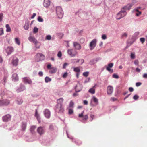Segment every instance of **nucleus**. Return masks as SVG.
Listing matches in <instances>:
<instances>
[{
    "label": "nucleus",
    "mask_w": 147,
    "mask_h": 147,
    "mask_svg": "<svg viewBox=\"0 0 147 147\" xmlns=\"http://www.w3.org/2000/svg\"><path fill=\"white\" fill-rule=\"evenodd\" d=\"M63 99L61 98L57 100V104L55 106V109L56 112L59 113H62L64 111L63 108L62 107V103Z\"/></svg>",
    "instance_id": "nucleus-1"
},
{
    "label": "nucleus",
    "mask_w": 147,
    "mask_h": 147,
    "mask_svg": "<svg viewBox=\"0 0 147 147\" xmlns=\"http://www.w3.org/2000/svg\"><path fill=\"white\" fill-rule=\"evenodd\" d=\"M127 14L126 11L121 8V10L117 14L116 18L117 20H120L125 16Z\"/></svg>",
    "instance_id": "nucleus-2"
},
{
    "label": "nucleus",
    "mask_w": 147,
    "mask_h": 147,
    "mask_svg": "<svg viewBox=\"0 0 147 147\" xmlns=\"http://www.w3.org/2000/svg\"><path fill=\"white\" fill-rule=\"evenodd\" d=\"M56 12L59 18H61L63 15V12L62 9L60 7H56Z\"/></svg>",
    "instance_id": "nucleus-3"
},
{
    "label": "nucleus",
    "mask_w": 147,
    "mask_h": 147,
    "mask_svg": "<svg viewBox=\"0 0 147 147\" xmlns=\"http://www.w3.org/2000/svg\"><path fill=\"white\" fill-rule=\"evenodd\" d=\"M45 59V56L42 53H37L35 56V60L37 62H39L44 60Z\"/></svg>",
    "instance_id": "nucleus-4"
},
{
    "label": "nucleus",
    "mask_w": 147,
    "mask_h": 147,
    "mask_svg": "<svg viewBox=\"0 0 147 147\" xmlns=\"http://www.w3.org/2000/svg\"><path fill=\"white\" fill-rule=\"evenodd\" d=\"M68 54L71 57H74L77 54V52L76 51L72 49H68L67 50Z\"/></svg>",
    "instance_id": "nucleus-5"
},
{
    "label": "nucleus",
    "mask_w": 147,
    "mask_h": 147,
    "mask_svg": "<svg viewBox=\"0 0 147 147\" xmlns=\"http://www.w3.org/2000/svg\"><path fill=\"white\" fill-rule=\"evenodd\" d=\"M97 40L96 39H93L89 44L90 49L92 50L94 49L96 45Z\"/></svg>",
    "instance_id": "nucleus-6"
},
{
    "label": "nucleus",
    "mask_w": 147,
    "mask_h": 147,
    "mask_svg": "<svg viewBox=\"0 0 147 147\" xmlns=\"http://www.w3.org/2000/svg\"><path fill=\"white\" fill-rule=\"evenodd\" d=\"M11 116L9 114H7L2 117V119L4 122H8L10 121Z\"/></svg>",
    "instance_id": "nucleus-7"
},
{
    "label": "nucleus",
    "mask_w": 147,
    "mask_h": 147,
    "mask_svg": "<svg viewBox=\"0 0 147 147\" xmlns=\"http://www.w3.org/2000/svg\"><path fill=\"white\" fill-rule=\"evenodd\" d=\"M10 101L7 99L0 100V106H7L10 103Z\"/></svg>",
    "instance_id": "nucleus-8"
},
{
    "label": "nucleus",
    "mask_w": 147,
    "mask_h": 147,
    "mask_svg": "<svg viewBox=\"0 0 147 147\" xmlns=\"http://www.w3.org/2000/svg\"><path fill=\"white\" fill-rule=\"evenodd\" d=\"M5 51L8 55L11 54L12 53L14 49L12 47L8 46L5 49Z\"/></svg>",
    "instance_id": "nucleus-9"
},
{
    "label": "nucleus",
    "mask_w": 147,
    "mask_h": 147,
    "mask_svg": "<svg viewBox=\"0 0 147 147\" xmlns=\"http://www.w3.org/2000/svg\"><path fill=\"white\" fill-rule=\"evenodd\" d=\"M43 112L44 115L46 118L47 119H49L50 118L51 112L48 109H45Z\"/></svg>",
    "instance_id": "nucleus-10"
},
{
    "label": "nucleus",
    "mask_w": 147,
    "mask_h": 147,
    "mask_svg": "<svg viewBox=\"0 0 147 147\" xmlns=\"http://www.w3.org/2000/svg\"><path fill=\"white\" fill-rule=\"evenodd\" d=\"M37 132L40 135L44 134L45 132L44 127L41 126L39 127L37 129Z\"/></svg>",
    "instance_id": "nucleus-11"
},
{
    "label": "nucleus",
    "mask_w": 147,
    "mask_h": 147,
    "mask_svg": "<svg viewBox=\"0 0 147 147\" xmlns=\"http://www.w3.org/2000/svg\"><path fill=\"white\" fill-rule=\"evenodd\" d=\"M78 83H79V82H78ZM74 89L75 90L76 92H78L82 90V86L80 85V83H78L74 87Z\"/></svg>",
    "instance_id": "nucleus-12"
},
{
    "label": "nucleus",
    "mask_w": 147,
    "mask_h": 147,
    "mask_svg": "<svg viewBox=\"0 0 147 147\" xmlns=\"http://www.w3.org/2000/svg\"><path fill=\"white\" fill-rule=\"evenodd\" d=\"M26 89L25 86L22 84L20 85L19 87L16 90V91L17 93H19L21 91H22Z\"/></svg>",
    "instance_id": "nucleus-13"
},
{
    "label": "nucleus",
    "mask_w": 147,
    "mask_h": 147,
    "mask_svg": "<svg viewBox=\"0 0 147 147\" xmlns=\"http://www.w3.org/2000/svg\"><path fill=\"white\" fill-rule=\"evenodd\" d=\"M84 112V111H83L81 114H79L78 115L79 117L83 118V120L82 121V122L83 120H86L88 119V117L87 115H86L84 116L83 115Z\"/></svg>",
    "instance_id": "nucleus-14"
},
{
    "label": "nucleus",
    "mask_w": 147,
    "mask_h": 147,
    "mask_svg": "<svg viewBox=\"0 0 147 147\" xmlns=\"http://www.w3.org/2000/svg\"><path fill=\"white\" fill-rule=\"evenodd\" d=\"M18 59L16 57H13V59L12 61V63L13 65L15 66H17L18 64Z\"/></svg>",
    "instance_id": "nucleus-15"
},
{
    "label": "nucleus",
    "mask_w": 147,
    "mask_h": 147,
    "mask_svg": "<svg viewBox=\"0 0 147 147\" xmlns=\"http://www.w3.org/2000/svg\"><path fill=\"white\" fill-rule=\"evenodd\" d=\"M28 39L30 42L34 43L36 46L38 43L37 40L34 37L30 36L28 38Z\"/></svg>",
    "instance_id": "nucleus-16"
},
{
    "label": "nucleus",
    "mask_w": 147,
    "mask_h": 147,
    "mask_svg": "<svg viewBox=\"0 0 147 147\" xmlns=\"http://www.w3.org/2000/svg\"><path fill=\"white\" fill-rule=\"evenodd\" d=\"M35 117L36 118L39 123H41V118L40 116V114L38 113V112L37 109H36L35 110Z\"/></svg>",
    "instance_id": "nucleus-17"
},
{
    "label": "nucleus",
    "mask_w": 147,
    "mask_h": 147,
    "mask_svg": "<svg viewBox=\"0 0 147 147\" xmlns=\"http://www.w3.org/2000/svg\"><path fill=\"white\" fill-rule=\"evenodd\" d=\"M73 46L76 50H80L81 48V47L80 44L76 42H73Z\"/></svg>",
    "instance_id": "nucleus-18"
},
{
    "label": "nucleus",
    "mask_w": 147,
    "mask_h": 147,
    "mask_svg": "<svg viewBox=\"0 0 147 147\" xmlns=\"http://www.w3.org/2000/svg\"><path fill=\"white\" fill-rule=\"evenodd\" d=\"M92 102H93L96 105L98 104V100L95 96H93L91 100L90 104L91 105H93L92 104Z\"/></svg>",
    "instance_id": "nucleus-19"
},
{
    "label": "nucleus",
    "mask_w": 147,
    "mask_h": 147,
    "mask_svg": "<svg viewBox=\"0 0 147 147\" xmlns=\"http://www.w3.org/2000/svg\"><path fill=\"white\" fill-rule=\"evenodd\" d=\"M50 0H44L43 3V5L44 7L47 8L50 6Z\"/></svg>",
    "instance_id": "nucleus-20"
},
{
    "label": "nucleus",
    "mask_w": 147,
    "mask_h": 147,
    "mask_svg": "<svg viewBox=\"0 0 147 147\" xmlns=\"http://www.w3.org/2000/svg\"><path fill=\"white\" fill-rule=\"evenodd\" d=\"M107 93L108 95L111 94L113 90V87L110 85L108 86L107 89Z\"/></svg>",
    "instance_id": "nucleus-21"
},
{
    "label": "nucleus",
    "mask_w": 147,
    "mask_h": 147,
    "mask_svg": "<svg viewBox=\"0 0 147 147\" xmlns=\"http://www.w3.org/2000/svg\"><path fill=\"white\" fill-rule=\"evenodd\" d=\"M133 5V3H129L128 4L126 5L125 6L123 7V9H124L126 11L127 10H129L131 8L132 6Z\"/></svg>",
    "instance_id": "nucleus-22"
},
{
    "label": "nucleus",
    "mask_w": 147,
    "mask_h": 147,
    "mask_svg": "<svg viewBox=\"0 0 147 147\" xmlns=\"http://www.w3.org/2000/svg\"><path fill=\"white\" fill-rule=\"evenodd\" d=\"M23 81L25 84H31L32 83V81L31 80L27 77H24L23 78Z\"/></svg>",
    "instance_id": "nucleus-23"
},
{
    "label": "nucleus",
    "mask_w": 147,
    "mask_h": 147,
    "mask_svg": "<svg viewBox=\"0 0 147 147\" xmlns=\"http://www.w3.org/2000/svg\"><path fill=\"white\" fill-rule=\"evenodd\" d=\"M27 123L26 122H22L21 126V130L22 131H25L26 129Z\"/></svg>",
    "instance_id": "nucleus-24"
},
{
    "label": "nucleus",
    "mask_w": 147,
    "mask_h": 147,
    "mask_svg": "<svg viewBox=\"0 0 147 147\" xmlns=\"http://www.w3.org/2000/svg\"><path fill=\"white\" fill-rule=\"evenodd\" d=\"M113 65V63H110L108 64V66L106 67V69L109 72L112 73L113 72V69H111L110 68H112Z\"/></svg>",
    "instance_id": "nucleus-25"
},
{
    "label": "nucleus",
    "mask_w": 147,
    "mask_h": 147,
    "mask_svg": "<svg viewBox=\"0 0 147 147\" xmlns=\"http://www.w3.org/2000/svg\"><path fill=\"white\" fill-rule=\"evenodd\" d=\"M8 74L7 72H5L4 74V76L3 78V82L2 83L5 85L7 82V79L8 78Z\"/></svg>",
    "instance_id": "nucleus-26"
},
{
    "label": "nucleus",
    "mask_w": 147,
    "mask_h": 147,
    "mask_svg": "<svg viewBox=\"0 0 147 147\" xmlns=\"http://www.w3.org/2000/svg\"><path fill=\"white\" fill-rule=\"evenodd\" d=\"M36 127V125H32L30 127V133L32 134H34L35 133V130Z\"/></svg>",
    "instance_id": "nucleus-27"
},
{
    "label": "nucleus",
    "mask_w": 147,
    "mask_h": 147,
    "mask_svg": "<svg viewBox=\"0 0 147 147\" xmlns=\"http://www.w3.org/2000/svg\"><path fill=\"white\" fill-rule=\"evenodd\" d=\"M49 129L51 131L56 130L57 129V127L55 125L51 124L49 126Z\"/></svg>",
    "instance_id": "nucleus-28"
},
{
    "label": "nucleus",
    "mask_w": 147,
    "mask_h": 147,
    "mask_svg": "<svg viewBox=\"0 0 147 147\" xmlns=\"http://www.w3.org/2000/svg\"><path fill=\"white\" fill-rule=\"evenodd\" d=\"M12 80L15 81H17L18 80V77L16 73H14L12 75Z\"/></svg>",
    "instance_id": "nucleus-29"
},
{
    "label": "nucleus",
    "mask_w": 147,
    "mask_h": 147,
    "mask_svg": "<svg viewBox=\"0 0 147 147\" xmlns=\"http://www.w3.org/2000/svg\"><path fill=\"white\" fill-rule=\"evenodd\" d=\"M16 103L19 105L21 104L23 102V100L20 98H18L16 99Z\"/></svg>",
    "instance_id": "nucleus-30"
},
{
    "label": "nucleus",
    "mask_w": 147,
    "mask_h": 147,
    "mask_svg": "<svg viewBox=\"0 0 147 147\" xmlns=\"http://www.w3.org/2000/svg\"><path fill=\"white\" fill-rule=\"evenodd\" d=\"M45 82L46 83H47L51 81V79L48 76H46L45 78Z\"/></svg>",
    "instance_id": "nucleus-31"
},
{
    "label": "nucleus",
    "mask_w": 147,
    "mask_h": 147,
    "mask_svg": "<svg viewBox=\"0 0 147 147\" xmlns=\"http://www.w3.org/2000/svg\"><path fill=\"white\" fill-rule=\"evenodd\" d=\"M56 69L54 68H52L49 71V73L50 74H53L55 73L56 71Z\"/></svg>",
    "instance_id": "nucleus-32"
},
{
    "label": "nucleus",
    "mask_w": 147,
    "mask_h": 147,
    "mask_svg": "<svg viewBox=\"0 0 147 147\" xmlns=\"http://www.w3.org/2000/svg\"><path fill=\"white\" fill-rule=\"evenodd\" d=\"M95 63H96V62L94 58L91 60L89 62V64L91 65H94Z\"/></svg>",
    "instance_id": "nucleus-33"
},
{
    "label": "nucleus",
    "mask_w": 147,
    "mask_h": 147,
    "mask_svg": "<svg viewBox=\"0 0 147 147\" xmlns=\"http://www.w3.org/2000/svg\"><path fill=\"white\" fill-rule=\"evenodd\" d=\"M6 31L7 32H10L11 31V28H10L9 24H6Z\"/></svg>",
    "instance_id": "nucleus-34"
},
{
    "label": "nucleus",
    "mask_w": 147,
    "mask_h": 147,
    "mask_svg": "<svg viewBox=\"0 0 147 147\" xmlns=\"http://www.w3.org/2000/svg\"><path fill=\"white\" fill-rule=\"evenodd\" d=\"M29 25L28 23H26L24 24V28L25 30H28L29 28Z\"/></svg>",
    "instance_id": "nucleus-35"
},
{
    "label": "nucleus",
    "mask_w": 147,
    "mask_h": 147,
    "mask_svg": "<svg viewBox=\"0 0 147 147\" xmlns=\"http://www.w3.org/2000/svg\"><path fill=\"white\" fill-rule=\"evenodd\" d=\"M89 92L92 94H94L95 93V90L93 88H92L89 90Z\"/></svg>",
    "instance_id": "nucleus-36"
},
{
    "label": "nucleus",
    "mask_w": 147,
    "mask_h": 147,
    "mask_svg": "<svg viewBox=\"0 0 147 147\" xmlns=\"http://www.w3.org/2000/svg\"><path fill=\"white\" fill-rule=\"evenodd\" d=\"M15 40L16 43V44L18 45H20V42L18 38H15Z\"/></svg>",
    "instance_id": "nucleus-37"
},
{
    "label": "nucleus",
    "mask_w": 147,
    "mask_h": 147,
    "mask_svg": "<svg viewBox=\"0 0 147 147\" xmlns=\"http://www.w3.org/2000/svg\"><path fill=\"white\" fill-rule=\"evenodd\" d=\"M74 71L78 73H79L80 71V68L78 67L74 68Z\"/></svg>",
    "instance_id": "nucleus-38"
},
{
    "label": "nucleus",
    "mask_w": 147,
    "mask_h": 147,
    "mask_svg": "<svg viewBox=\"0 0 147 147\" xmlns=\"http://www.w3.org/2000/svg\"><path fill=\"white\" fill-rule=\"evenodd\" d=\"M127 34L126 32L123 33L121 35L122 38H126L127 36Z\"/></svg>",
    "instance_id": "nucleus-39"
},
{
    "label": "nucleus",
    "mask_w": 147,
    "mask_h": 147,
    "mask_svg": "<svg viewBox=\"0 0 147 147\" xmlns=\"http://www.w3.org/2000/svg\"><path fill=\"white\" fill-rule=\"evenodd\" d=\"M38 20L40 22H42L43 21V20L40 16H39L37 18Z\"/></svg>",
    "instance_id": "nucleus-40"
},
{
    "label": "nucleus",
    "mask_w": 147,
    "mask_h": 147,
    "mask_svg": "<svg viewBox=\"0 0 147 147\" xmlns=\"http://www.w3.org/2000/svg\"><path fill=\"white\" fill-rule=\"evenodd\" d=\"M74 103L72 101H71L69 104V107L73 108L74 107Z\"/></svg>",
    "instance_id": "nucleus-41"
},
{
    "label": "nucleus",
    "mask_w": 147,
    "mask_h": 147,
    "mask_svg": "<svg viewBox=\"0 0 147 147\" xmlns=\"http://www.w3.org/2000/svg\"><path fill=\"white\" fill-rule=\"evenodd\" d=\"M130 57L131 59H134L135 58V53H131V54Z\"/></svg>",
    "instance_id": "nucleus-42"
},
{
    "label": "nucleus",
    "mask_w": 147,
    "mask_h": 147,
    "mask_svg": "<svg viewBox=\"0 0 147 147\" xmlns=\"http://www.w3.org/2000/svg\"><path fill=\"white\" fill-rule=\"evenodd\" d=\"M51 38V36L50 35H47L46 37V39L48 40H50Z\"/></svg>",
    "instance_id": "nucleus-43"
},
{
    "label": "nucleus",
    "mask_w": 147,
    "mask_h": 147,
    "mask_svg": "<svg viewBox=\"0 0 147 147\" xmlns=\"http://www.w3.org/2000/svg\"><path fill=\"white\" fill-rule=\"evenodd\" d=\"M33 31L34 33H36L38 31V28L36 27H34Z\"/></svg>",
    "instance_id": "nucleus-44"
},
{
    "label": "nucleus",
    "mask_w": 147,
    "mask_h": 147,
    "mask_svg": "<svg viewBox=\"0 0 147 147\" xmlns=\"http://www.w3.org/2000/svg\"><path fill=\"white\" fill-rule=\"evenodd\" d=\"M69 114L70 115L72 114L73 113V110L72 109H69Z\"/></svg>",
    "instance_id": "nucleus-45"
},
{
    "label": "nucleus",
    "mask_w": 147,
    "mask_h": 147,
    "mask_svg": "<svg viewBox=\"0 0 147 147\" xmlns=\"http://www.w3.org/2000/svg\"><path fill=\"white\" fill-rule=\"evenodd\" d=\"M62 54L61 52L60 51H59L57 54V56L59 58H60L62 56Z\"/></svg>",
    "instance_id": "nucleus-46"
},
{
    "label": "nucleus",
    "mask_w": 147,
    "mask_h": 147,
    "mask_svg": "<svg viewBox=\"0 0 147 147\" xmlns=\"http://www.w3.org/2000/svg\"><path fill=\"white\" fill-rule=\"evenodd\" d=\"M88 74H89L88 72H84L83 73V75L84 76L86 77L88 75Z\"/></svg>",
    "instance_id": "nucleus-47"
},
{
    "label": "nucleus",
    "mask_w": 147,
    "mask_h": 147,
    "mask_svg": "<svg viewBox=\"0 0 147 147\" xmlns=\"http://www.w3.org/2000/svg\"><path fill=\"white\" fill-rule=\"evenodd\" d=\"M101 38L102 39L105 40L107 39V37L105 34H104L102 35Z\"/></svg>",
    "instance_id": "nucleus-48"
},
{
    "label": "nucleus",
    "mask_w": 147,
    "mask_h": 147,
    "mask_svg": "<svg viewBox=\"0 0 147 147\" xmlns=\"http://www.w3.org/2000/svg\"><path fill=\"white\" fill-rule=\"evenodd\" d=\"M94 59L95 60L96 63L98 61H99L101 60V58L100 57L96 58H94Z\"/></svg>",
    "instance_id": "nucleus-49"
},
{
    "label": "nucleus",
    "mask_w": 147,
    "mask_h": 147,
    "mask_svg": "<svg viewBox=\"0 0 147 147\" xmlns=\"http://www.w3.org/2000/svg\"><path fill=\"white\" fill-rule=\"evenodd\" d=\"M140 7H137V8L134 9L133 11V12L136 11L139 12H140L139 11V9H140Z\"/></svg>",
    "instance_id": "nucleus-50"
},
{
    "label": "nucleus",
    "mask_w": 147,
    "mask_h": 147,
    "mask_svg": "<svg viewBox=\"0 0 147 147\" xmlns=\"http://www.w3.org/2000/svg\"><path fill=\"white\" fill-rule=\"evenodd\" d=\"M134 63L136 65H138L139 64V62L138 60H136L134 61Z\"/></svg>",
    "instance_id": "nucleus-51"
},
{
    "label": "nucleus",
    "mask_w": 147,
    "mask_h": 147,
    "mask_svg": "<svg viewBox=\"0 0 147 147\" xmlns=\"http://www.w3.org/2000/svg\"><path fill=\"white\" fill-rule=\"evenodd\" d=\"M139 98V96L136 95H135L133 96V98L135 100H137Z\"/></svg>",
    "instance_id": "nucleus-52"
},
{
    "label": "nucleus",
    "mask_w": 147,
    "mask_h": 147,
    "mask_svg": "<svg viewBox=\"0 0 147 147\" xmlns=\"http://www.w3.org/2000/svg\"><path fill=\"white\" fill-rule=\"evenodd\" d=\"M140 42L142 43H143L145 41V39L144 38H142L140 39Z\"/></svg>",
    "instance_id": "nucleus-53"
},
{
    "label": "nucleus",
    "mask_w": 147,
    "mask_h": 147,
    "mask_svg": "<svg viewBox=\"0 0 147 147\" xmlns=\"http://www.w3.org/2000/svg\"><path fill=\"white\" fill-rule=\"evenodd\" d=\"M3 34V30L2 28H0V36Z\"/></svg>",
    "instance_id": "nucleus-54"
},
{
    "label": "nucleus",
    "mask_w": 147,
    "mask_h": 147,
    "mask_svg": "<svg viewBox=\"0 0 147 147\" xmlns=\"http://www.w3.org/2000/svg\"><path fill=\"white\" fill-rule=\"evenodd\" d=\"M67 72H66L63 74L62 77L64 78H65L67 77Z\"/></svg>",
    "instance_id": "nucleus-55"
},
{
    "label": "nucleus",
    "mask_w": 147,
    "mask_h": 147,
    "mask_svg": "<svg viewBox=\"0 0 147 147\" xmlns=\"http://www.w3.org/2000/svg\"><path fill=\"white\" fill-rule=\"evenodd\" d=\"M112 76L113 78H119V76L115 74H113Z\"/></svg>",
    "instance_id": "nucleus-56"
},
{
    "label": "nucleus",
    "mask_w": 147,
    "mask_h": 147,
    "mask_svg": "<svg viewBox=\"0 0 147 147\" xmlns=\"http://www.w3.org/2000/svg\"><path fill=\"white\" fill-rule=\"evenodd\" d=\"M3 17V15L2 13L0 14V22L2 20V19Z\"/></svg>",
    "instance_id": "nucleus-57"
},
{
    "label": "nucleus",
    "mask_w": 147,
    "mask_h": 147,
    "mask_svg": "<svg viewBox=\"0 0 147 147\" xmlns=\"http://www.w3.org/2000/svg\"><path fill=\"white\" fill-rule=\"evenodd\" d=\"M39 75L41 77H42L43 76V72L42 71H40L38 73Z\"/></svg>",
    "instance_id": "nucleus-58"
},
{
    "label": "nucleus",
    "mask_w": 147,
    "mask_h": 147,
    "mask_svg": "<svg viewBox=\"0 0 147 147\" xmlns=\"http://www.w3.org/2000/svg\"><path fill=\"white\" fill-rule=\"evenodd\" d=\"M68 65V64L67 63H64L63 66V69H65V68L66 66Z\"/></svg>",
    "instance_id": "nucleus-59"
},
{
    "label": "nucleus",
    "mask_w": 147,
    "mask_h": 147,
    "mask_svg": "<svg viewBox=\"0 0 147 147\" xmlns=\"http://www.w3.org/2000/svg\"><path fill=\"white\" fill-rule=\"evenodd\" d=\"M142 83L140 82H137L136 83V86L137 87H138L141 85Z\"/></svg>",
    "instance_id": "nucleus-60"
},
{
    "label": "nucleus",
    "mask_w": 147,
    "mask_h": 147,
    "mask_svg": "<svg viewBox=\"0 0 147 147\" xmlns=\"http://www.w3.org/2000/svg\"><path fill=\"white\" fill-rule=\"evenodd\" d=\"M139 32H136L134 33V36L135 37H136L139 35Z\"/></svg>",
    "instance_id": "nucleus-61"
},
{
    "label": "nucleus",
    "mask_w": 147,
    "mask_h": 147,
    "mask_svg": "<svg viewBox=\"0 0 147 147\" xmlns=\"http://www.w3.org/2000/svg\"><path fill=\"white\" fill-rule=\"evenodd\" d=\"M90 80V78H87L85 81L84 82V83H86L88 82Z\"/></svg>",
    "instance_id": "nucleus-62"
},
{
    "label": "nucleus",
    "mask_w": 147,
    "mask_h": 147,
    "mask_svg": "<svg viewBox=\"0 0 147 147\" xmlns=\"http://www.w3.org/2000/svg\"><path fill=\"white\" fill-rule=\"evenodd\" d=\"M129 90L130 92H132L134 91V89L132 87H129Z\"/></svg>",
    "instance_id": "nucleus-63"
},
{
    "label": "nucleus",
    "mask_w": 147,
    "mask_h": 147,
    "mask_svg": "<svg viewBox=\"0 0 147 147\" xmlns=\"http://www.w3.org/2000/svg\"><path fill=\"white\" fill-rule=\"evenodd\" d=\"M143 77L144 78H147V74L145 73L144 74L143 76Z\"/></svg>",
    "instance_id": "nucleus-64"
}]
</instances>
